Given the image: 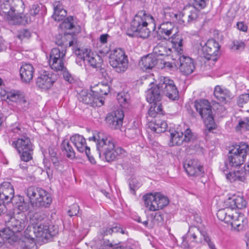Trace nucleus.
I'll list each match as a JSON object with an SVG mask.
<instances>
[{"instance_id":"f257e3e1","label":"nucleus","mask_w":249,"mask_h":249,"mask_svg":"<svg viewBox=\"0 0 249 249\" xmlns=\"http://www.w3.org/2000/svg\"><path fill=\"white\" fill-rule=\"evenodd\" d=\"M3 12L6 13V19L10 24H18L28 23L31 19L27 15L22 18L21 15L24 9V3L22 0H7L1 5Z\"/></svg>"},{"instance_id":"f03ea898","label":"nucleus","mask_w":249,"mask_h":249,"mask_svg":"<svg viewBox=\"0 0 249 249\" xmlns=\"http://www.w3.org/2000/svg\"><path fill=\"white\" fill-rule=\"evenodd\" d=\"M178 33V28L171 21L161 23L157 32L160 39L170 40L175 51L181 53L183 52V39Z\"/></svg>"},{"instance_id":"7ed1b4c3","label":"nucleus","mask_w":249,"mask_h":249,"mask_svg":"<svg viewBox=\"0 0 249 249\" xmlns=\"http://www.w3.org/2000/svg\"><path fill=\"white\" fill-rule=\"evenodd\" d=\"M249 154V146L246 143H241L239 145L234 146L229 152L228 158L220 168L223 172H228L232 168L242 165L245 159Z\"/></svg>"},{"instance_id":"20e7f679","label":"nucleus","mask_w":249,"mask_h":249,"mask_svg":"<svg viewBox=\"0 0 249 249\" xmlns=\"http://www.w3.org/2000/svg\"><path fill=\"white\" fill-rule=\"evenodd\" d=\"M154 20L153 18L145 11H139L131 22L130 30L140 37L147 38L149 37L150 31L147 28L148 23Z\"/></svg>"},{"instance_id":"39448f33","label":"nucleus","mask_w":249,"mask_h":249,"mask_svg":"<svg viewBox=\"0 0 249 249\" xmlns=\"http://www.w3.org/2000/svg\"><path fill=\"white\" fill-rule=\"evenodd\" d=\"M25 194L33 207H47L52 203L50 195L42 188L30 186L26 189Z\"/></svg>"},{"instance_id":"423d86ee","label":"nucleus","mask_w":249,"mask_h":249,"mask_svg":"<svg viewBox=\"0 0 249 249\" xmlns=\"http://www.w3.org/2000/svg\"><path fill=\"white\" fill-rule=\"evenodd\" d=\"M216 214L220 220L226 223H230L233 229L238 231L242 230L247 223V220L243 215L236 213H234L228 208L218 210Z\"/></svg>"},{"instance_id":"0eeeda50","label":"nucleus","mask_w":249,"mask_h":249,"mask_svg":"<svg viewBox=\"0 0 249 249\" xmlns=\"http://www.w3.org/2000/svg\"><path fill=\"white\" fill-rule=\"evenodd\" d=\"M12 145L20 155L22 161L27 162L32 159L33 145L30 139L27 136H21L12 142Z\"/></svg>"},{"instance_id":"6e6552de","label":"nucleus","mask_w":249,"mask_h":249,"mask_svg":"<svg viewBox=\"0 0 249 249\" xmlns=\"http://www.w3.org/2000/svg\"><path fill=\"white\" fill-rule=\"evenodd\" d=\"M145 207L150 211L162 209L168 205V198L160 193H149L143 196Z\"/></svg>"},{"instance_id":"1a4fd4ad","label":"nucleus","mask_w":249,"mask_h":249,"mask_svg":"<svg viewBox=\"0 0 249 249\" xmlns=\"http://www.w3.org/2000/svg\"><path fill=\"white\" fill-rule=\"evenodd\" d=\"M195 107L203 119L207 128L209 130L214 129L215 123L209 102L205 99L196 100L195 103Z\"/></svg>"},{"instance_id":"9d476101","label":"nucleus","mask_w":249,"mask_h":249,"mask_svg":"<svg viewBox=\"0 0 249 249\" xmlns=\"http://www.w3.org/2000/svg\"><path fill=\"white\" fill-rule=\"evenodd\" d=\"M109 63L117 72H124L128 68L127 57L121 49H115L109 54Z\"/></svg>"},{"instance_id":"9b49d317","label":"nucleus","mask_w":249,"mask_h":249,"mask_svg":"<svg viewBox=\"0 0 249 249\" xmlns=\"http://www.w3.org/2000/svg\"><path fill=\"white\" fill-rule=\"evenodd\" d=\"M89 140L96 142V148L100 154L112 150L115 147L113 139L110 136L103 132H99L89 137Z\"/></svg>"},{"instance_id":"f8f14e48","label":"nucleus","mask_w":249,"mask_h":249,"mask_svg":"<svg viewBox=\"0 0 249 249\" xmlns=\"http://www.w3.org/2000/svg\"><path fill=\"white\" fill-rule=\"evenodd\" d=\"M75 53L79 58L84 61L86 64L93 68L100 67L103 62V59L100 55L91 53L87 49H77L75 50Z\"/></svg>"},{"instance_id":"ddd939ff","label":"nucleus","mask_w":249,"mask_h":249,"mask_svg":"<svg viewBox=\"0 0 249 249\" xmlns=\"http://www.w3.org/2000/svg\"><path fill=\"white\" fill-rule=\"evenodd\" d=\"M28 231L30 232L29 234V237L32 239H34L33 234L36 238H38L39 240H42L44 239H49L51 236H53V233L50 231L48 225L44 223H37L33 227L29 226L26 232Z\"/></svg>"},{"instance_id":"4468645a","label":"nucleus","mask_w":249,"mask_h":249,"mask_svg":"<svg viewBox=\"0 0 249 249\" xmlns=\"http://www.w3.org/2000/svg\"><path fill=\"white\" fill-rule=\"evenodd\" d=\"M162 92L170 99L175 100L178 98V91L174 81L168 77H163L160 83Z\"/></svg>"},{"instance_id":"2eb2a0df","label":"nucleus","mask_w":249,"mask_h":249,"mask_svg":"<svg viewBox=\"0 0 249 249\" xmlns=\"http://www.w3.org/2000/svg\"><path fill=\"white\" fill-rule=\"evenodd\" d=\"M220 46L214 39H209L202 47L203 56L207 60L216 61Z\"/></svg>"},{"instance_id":"dca6fc26","label":"nucleus","mask_w":249,"mask_h":249,"mask_svg":"<svg viewBox=\"0 0 249 249\" xmlns=\"http://www.w3.org/2000/svg\"><path fill=\"white\" fill-rule=\"evenodd\" d=\"M178 53L179 54L178 58L179 62L178 69L180 72L185 75L191 74L195 69L194 60L188 56L181 55L183 52L181 53Z\"/></svg>"},{"instance_id":"f3484780","label":"nucleus","mask_w":249,"mask_h":249,"mask_svg":"<svg viewBox=\"0 0 249 249\" xmlns=\"http://www.w3.org/2000/svg\"><path fill=\"white\" fill-rule=\"evenodd\" d=\"M79 100L92 106H101L103 105L102 99H100L92 89L89 91H82L80 94Z\"/></svg>"},{"instance_id":"a211bd4d","label":"nucleus","mask_w":249,"mask_h":249,"mask_svg":"<svg viewBox=\"0 0 249 249\" xmlns=\"http://www.w3.org/2000/svg\"><path fill=\"white\" fill-rule=\"evenodd\" d=\"M184 168L187 174L191 176H200L204 173L203 167L196 159L187 160L184 164Z\"/></svg>"},{"instance_id":"6ab92c4d","label":"nucleus","mask_w":249,"mask_h":249,"mask_svg":"<svg viewBox=\"0 0 249 249\" xmlns=\"http://www.w3.org/2000/svg\"><path fill=\"white\" fill-rule=\"evenodd\" d=\"M124 117L123 111L122 109H117L107 115L106 121L111 128L118 129L122 125Z\"/></svg>"},{"instance_id":"aec40b11","label":"nucleus","mask_w":249,"mask_h":249,"mask_svg":"<svg viewBox=\"0 0 249 249\" xmlns=\"http://www.w3.org/2000/svg\"><path fill=\"white\" fill-rule=\"evenodd\" d=\"M55 79L53 75L45 71L41 74L36 80V85L43 90H47L52 88Z\"/></svg>"},{"instance_id":"412c9836","label":"nucleus","mask_w":249,"mask_h":249,"mask_svg":"<svg viewBox=\"0 0 249 249\" xmlns=\"http://www.w3.org/2000/svg\"><path fill=\"white\" fill-rule=\"evenodd\" d=\"M14 189L9 182H3L0 185V199L7 202H10L14 197Z\"/></svg>"},{"instance_id":"4be33fe9","label":"nucleus","mask_w":249,"mask_h":249,"mask_svg":"<svg viewBox=\"0 0 249 249\" xmlns=\"http://www.w3.org/2000/svg\"><path fill=\"white\" fill-rule=\"evenodd\" d=\"M246 204V201L243 196L234 195L225 201V208H228L233 211L235 208L241 209L245 208Z\"/></svg>"},{"instance_id":"5701e85b","label":"nucleus","mask_w":249,"mask_h":249,"mask_svg":"<svg viewBox=\"0 0 249 249\" xmlns=\"http://www.w3.org/2000/svg\"><path fill=\"white\" fill-rule=\"evenodd\" d=\"M214 97L222 103L229 102L233 97L232 94L227 89L220 86H216L214 90Z\"/></svg>"},{"instance_id":"b1692460","label":"nucleus","mask_w":249,"mask_h":249,"mask_svg":"<svg viewBox=\"0 0 249 249\" xmlns=\"http://www.w3.org/2000/svg\"><path fill=\"white\" fill-rule=\"evenodd\" d=\"M230 171H229V173L228 172L227 173L226 172H224L226 175L227 179L231 182L236 180L244 181L249 174V165L236 172H231Z\"/></svg>"},{"instance_id":"393cba45","label":"nucleus","mask_w":249,"mask_h":249,"mask_svg":"<svg viewBox=\"0 0 249 249\" xmlns=\"http://www.w3.org/2000/svg\"><path fill=\"white\" fill-rule=\"evenodd\" d=\"M35 72L33 66L30 63H23L20 67L19 73L23 82L29 83L32 79Z\"/></svg>"},{"instance_id":"a878e982","label":"nucleus","mask_w":249,"mask_h":249,"mask_svg":"<svg viewBox=\"0 0 249 249\" xmlns=\"http://www.w3.org/2000/svg\"><path fill=\"white\" fill-rule=\"evenodd\" d=\"M6 98L9 101L16 103L18 106L22 108H25L28 105L24 96L19 91H11L6 94Z\"/></svg>"},{"instance_id":"bb28decb","label":"nucleus","mask_w":249,"mask_h":249,"mask_svg":"<svg viewBox=\"0 0 249 249\" xmlns=\"http://www.w3.org/2000/svg\"><path fill=\"white\" fill-rule=\"evenodd\" d=\"M70 140L79 152H85L87 157H89L90 149L87 146L86 140L82 136L79 134L74 135L71 137Z\"/></svg>"},{"instance_id":"cd10ccee","label":"nucleus","mask_w":249,"mask_h":249,"mask_svg":"<svg viewBox=\"0 0 249 249\" xmlns=\"http://www.w3.org/2000/svg\"><path fill=\"white\" fill-rule=\"evenodd\" d=\"M161 92L160 83L156 86L152 87L146 92V100L147 102L152 104L160 101L162 96Z\"/></svg>"},{"instance_id":"c85d7f7f","label":"nucleus","mask_w":249,"mask_h":249,"mask_svg":"<svg viewBox=\"0 0 249 249\" xmlns=\"http://www.w3.org/2000/svg\"><path fill=\"white\" fill-rule=\"evenodd\" d=\"M206 234V231H200L195 226L189 229L186 235L188 239H190L191 241L200 243L202 242V239H204Z\"/></svg>"},{"instance_id":"c756f323","label":"nucleus","mask_w":249,"mask_h":249,"mask_svg":"<svg viewBox=\"0 0 249 249\" xmlns=\"http://www.w3.org/2000/svg\"><path fill=\"white\" fill-rule=\"evenodd\" d=\"M196 8L192 5L186 6L182 11V18L185 19L187 22L195 21L197 17V11Z\"/></svg>"},{"instance_id":"7c9ffc66","label":"nucleus","mask_w":249,"mask_h":249,"mask_svg":"<svg viewBox=\"0 0 249 249\" xmlns=\"http://www.w3.org/2000/svg\"><path fill=\"white\" fill-rule=\"evenodd\" d=\"M149 128L157 133L164 132L167 128V123L162 120L157 119L154 121H151L148 124Z\"/></svg>"},{"instance_id":"2f4dec72","label":"nucleus","mask_w":249,"mask_h":249,"mask_svg":"<svg viewBox=\"0 0 249 249\" xmlns=\"http://www.w3.org/2000/svg\"><path fill=\"white\" fill-rule=\"evenodd\" d=\"M7 226L10 228L15 233L22 231L26 225V221L22 219H18L15 217H11L7 222Z\"/></svg>"},{"instance_id":"473e14b6","label":"nucleus","mask_w":249,"mask_h":249,"mask_svg":"<svg viewBox=\"0 0 249 249\" xmlns=\"http://www.w3.org/2000/svg\"><path fill=\"white\" fill-rule=\"evenodd\" d=\"M72 36L70 34H65L62 36L59 34L56 36L55 43L58 45V47H65L69 45V46H71L73 44V41L71 40Z\"/></svg>"},{"instance_id":"72a5a7b5","label":"nucleus","mask_w":249,"mask_h":249,"mask_svg":"<svg viewBox=\"0 0 249 249\" xmlns=\"http://www.w3.org/2000/svg\"><path fill=\"white\" fill-rule=\"evenodd\" d=\"M66 53L65 47L54 48L51 52L49 60H65Z\"/></svg>"},{"instance_id":"f704fd0d","label":"nucleus","mask_w":249,"mask_h":249,"mask_svg":"<svg viewBox=\"0 0 249 249\" xmlns=\"http://www.w3.org/2000/svg\"><path fill=\"white\" fill-rule=\"evenodd\" d=\"M157 63V60L155 57L152 55L149 54L142 57L139 64L142 69L147 70L153 68Z\"/></svg>"},{"instance_id":"c9c22d12","label":"nucleus","mask_w":249,"mask_h":249,"mask_svg":"<svg viewBox=\"0 0 249 249\" xmlns=\"http://www.w3.org/2000/svg\"><path fill=\"white\" fill-rule=\"evenodd\" d=\"M150 216L151 218L150 223L148 220H145L143 222V224L146 227L151 228L155 225H158L162 223L163 221V216L160 212L152 213Z\"/></svg>"},{"instance_id":"e433bc0d","label":"nucleus","mask_w":249,"mask_h":249,"mask_svg":"<svg viewBox=\"0 0 249 249\" xmlns=\"http://www.w3.org/2000/svg\"><path fill=\"white\" fill-rule=\"evenodd\" d=\"M67 15L66 11L63 9L62 5L59 2L54 4V13L53 18L55 21H60L64 19Z\"/></svg>"},{"instance_id":"4c0bfd02","label":"nucleus","mask_w":249,"mask_h":249,"mask_svg":"<svg viewBox=\"0 0 249 249\" xmlns=\"http://www.w3.org/2000/svg\"><path fill=\"white\" fill-rule=\"evenodd\" d=\"M184 142L183 133L175 130L170 133V140L169 145L170 146L180 145Z\"/></svg>"},{"instance_id":"58836bf2","label":"nucleus","mask_w":249,"mask_h":249,"mask_svg":"<svg viewBox=\"0 0 249 249\" xmlns=\"http://www.w3.org/2000/svg\"><path fill=\"white\" fill-rule=\"evenodd\" d=\"M0 237L3 242H7L9 243H11L17 240L15 232L8 227L0 231Z\"/></svg>"},{"instance_id":"ea45409f","label":"nucleus","mask_w":249,"mask_h":249,"mask_svg":"<svg viewBox=\"0 0 249 249\" xmlns=\"http://www.w3.org/2000/svg\"><path fill=\"white\" fill-rule=\"evenodd\" d=\"M11 201L21 212H26L29 209V204L25 202L23 197L21 196H16Z\"/></svg>"},{"instance_id":"a19ab883","label":"nucleus","mask_w":249,"mask_h":249,"mask_svg":"<svg viewBox=\"0 0 249 249\" xmlns=\"http://www.w3.org/2000/svg\"><path fill=\"white\" fill-rule=\"evenodd\" d=\"M124 152V150L122 148L114 147L112 150H108L103 154L104 155L106 160L110 162L115 160L119 155L122 154Z\"/></svg>"},{"instance_id":"79ce46f5","label":"nucleus","mask_w":249,"mask_h":249,"mask_svg":"<svg viewBox=\"0 0 249 249\" xmlns=\"http://www.w3.org/2000/svg\"><path fill=\"white\" fill-rule=\"evenodd\" d=\"M130 95L126 92H121L117 94V100L121 107H127L130 102Z\"/></svg>"},{"instance_id":"37998d69","label":"nucleus","mask_w":249,"mask_h":249,"mask_svg":"<svg viewBox=\"0 0 249 249\" xmlns=\"http://www.w3.org/2000/svg\"><path fill=\"white\" fill-rule=\"evenodd\" d=\"M109 86L107 84L99 83L94 88V92L102 99V96L107 95L109 92Z\"/></svg>"},{"instance_id":"c03bdc74","label":"nucleus","mask_w":249,"mask_h":249,"mask_svg":"<svg viewBox=\"0 0 249 249\" xmlns=\"http://www.w3.org/2000/svg\"><path fill=\"white\" fill-rule=\"evenodd\" d=\"M61 148L62 150H64L66 153L67 157L73 159L75 157V152L70 145V143L68 140H64L61 143Z\"/></svg>"},{"instance_id":"a18cd8bd","label":"nucleus","mask_w":249,"mask_h":249,"mask_svg":"<svg viewBox=\"0 0 249 249\" xmlns=\"http://www.w3.org/2000/svg\"><path fill=\"white\" fill-rule=\"evenodd\" d=\"M154 52L157 55L168 56L171 54L172 49L162 45H158L154 48Z\"/></svg>"},{"instance_id":"49530a36","label":"nucleus","mask_w":249,"mask_h":249,"mask_svg":"<svg viewBox=\"0 0 249 249\" xmlns=\"http://www.w3.org/2000/svg\"><path fill=\"white\" fill-rule=\"evenodd\" d=\"M162 109L160 104L154 103L148 110V115L152 117H155L158 114L161 113Z\"/></svg>"},{"instance_id":"de8ad7c7","label":"nucleus","mask_w":249,"mask_h":249,"mask_svg":"<svg viewBox=\"0 0 249 249\" xmlns=\"http://www.w3.org/2000/svg\"><path fill=\"white\" fill-rule=\"evenodd\" d=\"M65 60H49V65L51 68L55 71H60L64 67Z\"/></svg>"},{"instance_id":"09e8293b","label":"nucleus","mask_w":249,"mask_h":249,"mask_svg":"<svg viewBox=\"0 0 249 249\" xmlns=\"http://www.w3.org/2000/svg\"><path fill=\"white\" fill-rule=\"evenodd\" d=\"M237 103L240 107H243L246 104H248V106H249V94L241 95L238 98ZM247 111L249 112V107L247 109Z\"/></svg>"},{"instance_id":"8fccbe9b","label":"nucleus","mask_w":249,"mask_h":249,"mask_svg":"<svg viewBox=\"0 0 249 249\" xmlns=\"http://www.w3.org/2000/svg\"><path fill=\"white\" fill-rule=\"evenodd\" d=\"M164 15L165 18L167 20L172 21L173 22L177 21V15L172 12L169 7H166L164 9Z\"/></svg>"},{"instance_id":"3c124183","label":"nucleus","mask_w":249,"mask_h":249,"mask_svg":"<svg viewBox=\"0 0 249 249\" xmlns=\"http://www.w3.org/2000/svg\"><path fill=\"white\" fill-rule=\"evenodd\" d=\"M236 130H248L249 129V118H244L240 121L236 127Z\"/></svg>"},{"instance_id":"603ef678","label":"nucleus","mask_w":249,"mask_h":249,"mask_svg":"<svg viewBox=\"0 0 249 249\" xmlns=\"http://www.w3.org/2000/svg\"><path fill=\"white\" fill-rule=\"evenodd\" d=\"M192 5L197 10H201L205 8L208 0H191Z\"/></svg>"},{"instance_id":"864d4df0","label":"nucleus","mask_w":249,"mask_h":249,"mask_svg":"<svg viewBox=\"0 0 249 249\" xmlns=\"http://www.w3.org/2000/svg\"><path fill=\"white\" fill-rule=\"evenodd\" d=\"M72 17H68L60 24V28L62 29H71L74 27V25L72 22Z\"/></svg>"},{"instance_id":"5fc2aeb1","label":"nucleus","mask_w":249,"mask_h":249,"mask_svg":"<svg viewBox=\"0 0 249 249\" xmlns=\"http://www.w3.org/2000/svg\"><path fill=\"white\" fill-rule=\"evenodd\" d=\"M31 36V32L27 29H22L18 31V38L20 40L28 39Z\"/></svg>"},{"instance_id":"6e6d98bb","label":"nucleus","mask_w":249,"mask_h":249,"mask_svg":"<svg viewBox=\"0 0 249 249\" xmlns=\"http://www.w3.org/2000/svg\"><path fill=\"white\" fill-rule=\"evenodd\" d=\"M62 72L64 78L69 83H71L73 81V79L71 75L69 73L67 68L64 67L60 71Z\"/></svg>"},{"instance_id":"4d7b16f0","label":"nucleus","mask_w":249,"mask_h":249,"mask_svg":"<svg viewBox=\"0 0 249 249\" xmlns=\"http://www.w3.org/2000/svg\"><path fill=\"white\" fill-rule=\"evenodd\" d=\"M244 43L240 41L235 40L233 41L231 49L235 51H241L244 49Z\"/></svg>"},{"instance_id":"13d9d810","label":"nucleus","mask_w":249,"mask_h":249,"mask_svg":"<svg viewBox=\"0 0 249 249\" xmlns=\"http://www.w3.org/2000/svg\"><path fill=\"white\" fill-rule=\"evenodd\" d=\"M183 135L184 142H188L193 139V135L192 131L191 129L189 128L185 130Z\"/></svg>"},{"instance_id":"bf43d9fd","label":"nucleus","mask_w":249,"mask_h":249,"mask_svg":"<svg viewBox=\"0 0 249 249\" xmlns=\"http://www.w3.org/2000/svg\"><path fill=\"white\" fill-rule=\"evenodd\" d=\"M79 211V206L77 205H73L68 211V213L70 216L76 215Z\"/></svg>"},{"instance_id":"052dcab7","label":"nucleus","mask_w":249,"mask_h":249,"mask_svg":"<svg viewBox=\"0 0 249 249\" xmlns=\"http://www.w3.org/2000/svg\"><path fill=\"white\" fill-rule=\"evenodd\" d=\"M182 241L181 243V247L184 249H189L191 247L189 243V241H191L190 239H188L187 235L182 237Z\"/></svg>"},{"instance_id":"680f3d73","label":"nucleus","mask_w":249,"mask_h":249,"mask_svg":"<svg viewBox=\"0 0 249 249\" xmlns=\"http://www.w3.org/2000/svg\"><path fill=\"white\" fill-rule=\"evenodd\" d=\"M39 6L37 5H33L30 10V14L32 16H35L39 14Z\"/></svg>"},{"instance_id":"e2e57ef3","label":"nucleus","mask_w":249,"mask_h":249,"mask_svg":"<svg viewBox=\"0 0 249 249\" xmlns=\"http://www.w3.org/2000/svg\"><path fill=\"white\" fill-rule=\"evenodd\" d=\"M204 240L206 242L211 249H216L214 244L211 241L209 237L206 233L204 238Z\"/></svg>"},{"instance_id":"0e129e2a","label":"nucleus","mask_w":249,"mask_h":249,"mask_svg":"<svg viewBox=\"0 0 249 249\" xmlns=\"http://www.w3.org/2000/svg\"><path fill=\"white\" fill-rule=\"evenodd\" d=\"M236 25L238 29L243 32H246L248 30V26L243 22H237Z\"/></svg>"},{"instance_id":"69168bd1","label":"nucleus","mask_w":249,"mask_h":249,"mask_svg":"<svg viewBox=\"0 0 249 249\" xmlns=\"http://www.w3.org/2000/svg\"><path fill=\"white\" fill-rule=\"evenodd\" d=\"M162 64V68L165 69L166 70H172L175 67L174 65L172 63L169 62L164 61Z\"/></svg>"},{"instance_id":"338daca9","label":"nucleus","mask_w":249,"mask_h":249,"mask_svg":"<svg viewBox=\"0 0 249 249\" xmlns=\"http://www.w3.org/2000/svg\"><path fill=\"white\" fill-rule=\"evenodd\" d=\"M118 228L117 227H114L111 228L107 229L106 231H104L105 235L111 234L113 232H118Z\"/></svg>"},{"instance_id":"774afa93","label":"nucleus","mask_w":249,"mask_h":249,"mask_svg":"<svg viewBox=\"0 0 249 249\" xmlns=\"http://www.w3.org/2000/svg\"><path fill=\"white\" fill-rule=\"evenodd\" d=\"M109 37L108 34H103L100 36L99 40L103 44L106 43L107 41V38Z\"/></svg>"}]
</instances>
